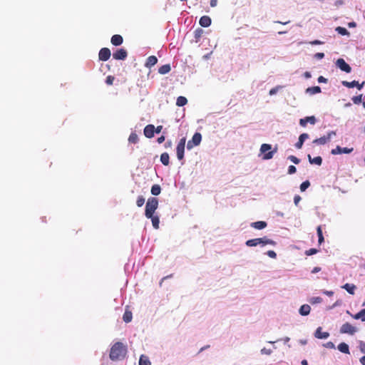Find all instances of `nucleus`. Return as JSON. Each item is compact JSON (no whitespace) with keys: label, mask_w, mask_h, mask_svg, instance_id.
Returning a JSON list of instances; mask_svg holds the SVG:
<instances>
[{"label":"nucleus","mask_w":365,"mask_h":365,"mask_svg":"<svg viewBox=\"0 0 365 365\" xmlns=\"http://www.w3.org/2000/svg\"><path fill=\"white\" fill-rule=\"evenodd\" d=\"M127 354V346L122 342H115L110 348L109 358L111 361H120L124 359Z\"/></svg>","instance_id":"1"},{"label":"nucleus","mask_w":365,"mask_h":365,"mask_svg":"<svg viewBox=\"0 0 365 365\" xmlns=\"http://www.w3.org/2000/svg\"><path fill=\"white\" fill-rule=\"evenodd\" d=\"M158 206V200L157 198L152 197L148 198L146 205L145 215L147 218H150L153 215L155 211L157 210Z\"/></svg>","instance_id":"2"},{"label":"nucleus","mask_w":365,"mask_h":365,"mask_svg":"<svg viewBox=\"0 0 365 365\" xmlns=\"http://www.w3.org/2000/svg\"><path fill=\"white\" fill-rule=\"evenodd\" d=\"M272 145L263 143L260 147V152L263 153V160H270L273 158L274 153L277 152V148L271 150Z\"/></svg>","instance_id":"3"},{"label":"nucleus","mask_w":365,"mask_h":365,"mask_svg":"<svg viewBox=\"0 0 365 365\" xmlns=\"http://www.w3.org/2000/svg\"><path fill=\"white\" fill-rule=\"evenodd\" d=\"M186 138H182L180 140L176 148V154L178 159L181 161V164H184V153L185 146Z\"/></svg>","instance_id":"4"},{"label":"nucleus","mask_w":365,"mask_h":365,"mask_svg":"<svg viewBox=\"0 0 365 365\" xmlns=\"http://www.w3.org/2000/svg\"><path fill=\"white\" fill-rule=\"evenodd\" d=\"M202 140V135L200 133H195L192 139L188 140L187 143V149L190 150L194 146H197L200 144Z\"/></svg>","instance_id":"5"},{"label":"nucleus","mask_w":365,"mask_h":365,"mask_svg":"<svg viewBox=\"0 0 365 365\" xmlns=\"http://www.w3.org/2000/svg\"><path fill=\"white\" fill-rule=\"evenodd\" d=\"M357 331V329L351 324L346 322L340 328V333L348 334L350 335L354 334Z\"/></svg>","instance_id":"6"},{"label":"nucleus","mask_w":365,"mask_h":365,"mask_svg":"<svg viewBox=\"0 0 365 365\" xmlns=\"http://www.w3.org/2000/svg\"><path fill=\"white\" fill-rule=\"evenodd\" d=\"M336 66L342 71L349 73L351 71V66L343 59L339 58L336 61Z\"/></svg>","instance_id":"7"},{"label":"nucleus","mask_w":365,"mask_h":365,"mask_svg":"<svg viewBox=\"0 0 365 365\" xmlns=\"http://www.w3.org/2000/svg\"><path fill=\"white\" fill-rule=\"evenodd\" d=\"M365 82H362L361 83H359V81H351V82H349V81H341V84L345 86V87H347V88H354V87H356L359 90H361L364 85Z\"/></svg>","instance_id":"8"},{"label":"nucleus","mask_w":365,"mask_h":365,"mask_svg":"<svg viewBox=\"0 0 365 365\" xmlns=\"http://www.w3.org/2000/svg\"><path fill=\"white\" fill-rule=\"evenodd\" d=\"M353 151V148H341L339 145H337L335 148L331 150V153L332 155H339V154H349Z\"/></svg>","instance_id":"9"},{"label":"nucleus","mask_w":365,"mask_h":365,"mask_svg":"<svg viewBox=\"0 0 365 365\" xmlns=\"http://www.w3.org/2000/svg\"><path fill=\"white\" fill-rule=\"evenodd\" d=\"M127 56L128 53L124 48L118 49L115 53H113V58L116 60H125Z\"/></svg>","instance_id":"10"},{"label":"nucleus","mask_w":365,"mask_h":365,"mask_svg":"<svg viewBox=\"0 0 365 365\" xmlns=\"http://www.w3.org/2000/svg\"><path fill=\"white\" fill-rule=\"evenodd\" d=\"M98 56L101 61H106L110 57V51L108 48H103L100 50Z\"/></svg>","instance_id":"11"},{"label":"nucleus","mask_w":365,"mask_h":365,"mask_svg":"<svg viewBox=\"0 0 365 365\" xmlns=\"http://www.w3.org/2000/svg\"><path fill=\"white\" fill-rule=\"evenodd\" d=\"M308 123L312 125H314L317 123V118L315 116H307L299 120V125L302 127H306Z\"/></svg>","instance_id":"12"},{"label":"nucleus","mask_w":365,"mask_h":365,"mask_svg":"<svg viewBox=\"0 0 365 365\" xmlns=\"http://www.w3.org/2000/svg\"><path fill=\"white\" fill-rule=\"evenodd\" d=\"M143 132L145 137L151 138L154 136L155 126L152 124H149L145 127Z\"/></svg>","instance_id":"13"},{"label":"nucleus","mask_w":365,"mask_h":365,"mask_svg":"<svg viewBox=\"0 0 365 365\" xmlns=\"http://www.w3.org/2000/svg\"><path fill=\"white\" fill-rule=\"evenodd\" d=\"M258 240L259 241L258 242V245H260L262 247H264L267 245H272V246H275L276 245V242H274V240H271V239H269L268 237H260V238H258Z\"/></svg>","instance_id":"14"},{"label":"nucleus","mask_w":365,"mask_h":365,"mask_svg":"<svg viewBox=\"0 0 365 365\" xmlns=\"http://www.w3.org/2000/svg\"><path fill=\"white\" fill-rule=\"evenodd\" d=\"M309 138V134L302 133L299 135L298 141L295 143V147L297 149L302 148L304 141Z\"/></svg>","instance_id":"15"},{"label":"nucleus","mask_w":365,"mask_h":365,"mask_svg":"<svg viewBox=\"0 0 365 365\" xmlns=\"http://www.w3.org/2000/svg\"><path fill=\"white\" fill-rule=\"evenodd\" d=\"M212 20L208 16H203L200 19L199 24L202 27H208L210 26Z\"/></svg>","instance_id":"16"},{"label":"nucleus","mask_w":365,"mask_h":365,"mask_svg":"<svg viewBox=\"0 0 365 365\" xmlns=\"http://www.w3.org/2000/svg\"><path fill=\"white\" fill-rule=\"evenodd\" d=\"M314 336L317 339H327L329 336V332H322V327H318L315 332H314Z\"/></svg>","instance_id":"17"},{"label":"nucleus","mask_w":365,"mask_h":365,"mask_svg":"<svg viewBox=\"0 0 365 365\" xmlns=\"http://www.w3.org/2000/svg\"><path fill=\"white\" fill-rule=\"evenodd\" d=\"M110 41L114 46H120L122 44L123 39L120 35L115 34L111 37Z\"/></svg>","instance_id":"18"},{"label":"nucleus","mask_w":365,"mask_h":365,"mask_svg":"<svg viewBox=\"0 0 365 365\" xmlns=\"http://www.w3.org/2000/svg\"><path fill=\"white\" fill-rule=\"evenodd\" d=\"M267 224L264 221H257L252 222L250 226L257 230H262L267 227Z\"/></svg>","instance_id":"19"},{"label":"nucleus","mask_w":365,"mask_h":365,"mask_svg":"<svg viewBox=\"0 0 365 365\" xmlns=\"http://www.w3.org/2000/svg\"><path fill=\"white\" fill-rule=\"evenodd\" d=\"M311 311V307L309 304H303L300 307L299 312L302 316H307Z\"/></svg>","instance_id":"20"},{"label":"nucleus","mask_w":365,"mask_h":365,"mask_svg":"<svg viewBox=\"0 0 365 365\" xmlns=\"http://www.w3.org/2000/svg\"><path fill=\"white\" fill-rule=\"evenodd\" d=\"M158 62V58L155 56H150L147 58L145 66L148 68H151L155 66Z\"/></svg>","instance_id":"21"},{"label":"nucleus","mask_w":365,"mask_h":365,"mask_svg":"<svg viewBox=\"0 0 365 365\" xmlns=\"http://www.w3.org/2000/svg\"><path fill=\"white\" fill-rule=\"evenodd\" d=\"M306 93L309 95H314L321 93V88L319 86L309 87L306 89Z\"/></svg>","instance_id":"22"},{"label":"nucleus","mask_w":365,"mask_h":365,"mask_svg":"<svg viewBox=\"0 0 365 365\" xmlns=\"http://www.w3.org/2000/svg\"><path fill=\"white\" fill-rule=\"evenodd\" d=\"M308 159H309V161L311 164H315V165H321L322 163V157L320 156H317V157H315V158H312V156L310 155H308Z\"/></svg>","instance_id":"23"},{"label":"nucleus","mask_w":365,"mask_h":365,"mask_svg":"<svg viewBox=\"0 0 365 365\" xmlns=\"http://www.w3.org/2000/svg\"><path fill=\"white\" fill-rule=\"evenodd\" d=\"M343 289H344L348 293L350 294H354V290L356 289V286L353 284H349L346 283L344 285L341 287Z\"/></svg>","instance_id":"24"},{"label":"nucleus","mask_w":365,"mask_h":365,"mask_svg":"<svg viewBox=\"0 0 365 365\" xmlns=\"http://www.w3.org/2000/svg\"><path fill=\"white\" fill-rule=\"evenodd\" d=\"M337 349H339V351L344 354H349V347L348 344L344 342L340 343L338 345Z\"/></svg>","instance_id":"25"},{"label":"nucleus","mask_w":365,"mask_h":365,"mask_svg":"<svg viewBox=\"0 0 365 365\" xmlns=\"http://www.w3.org/2000/svg\"><path fill=\"white\" fill-rule=\"evenodd\" d=\"M204 34L203 29L198 28L194 31L195 42L197 43L200 41L202 34Z\"/></svg>","instance_id":"26"},{"label":"nucleus","mask_w":365,"mask_h":365,"mask_svg":"<svg viewBox=\"0 0 365 365\" xmlns=\"http://www.w3.org/2000/svg\"><path fill=\"white\" fill-rule=\"evenodd\" d=\"M132 319H133V314L132 312L128 310V309H125L124 314H123V321L125 322V323H129L132 321Z\"/></svg>","instance_id":"27"},{"label":"nucleus","mask_w":365,"mask_h":365,"mask_svg":"<svg viewBox=\"0 0 365 365\" xmlns=\"http://www.w3.org/2000/svg\"><path fill=\"white\" fill-rule=\"evenodd\" d=\"M171 70L170 64H165L158 68V73L160 74H166Z\"/></svg>","instance_id":"28"},{"label":"nucleus","mask_w":365,"mask_h":365,"mask_svg":"<svg viewBox=\"0 0 365 365\" xmlns=\"http://www.w3.org/2000/svg\"><path fill=\"white\" fill-rule=\"evenodd\" d=\"M139 365H151V362L147 356L143 354L140 357Z\"/></svg>","instance_id":"29"},{"label":"nucleus","mask_w":365,"mask_h":365,"mask_svg":"<svg viewBox=\"0 0 365 365\" xmlns=\"http://www.w3.org/2000/svg\"><path fill=\"white\" fill-rule=\"evenodd\" d=\"M169 159H170V157H169V155L168 153H163L161 154L160 155V162L164 165H169Z\"/></svg>","instance_id":"30"},{"label":"nucleus","mask_w":365,"mask_h":365,"mask_svg":"<svg viewBox=\"0 0 365 365\" xmlns=\"http://www.w3.org/2000/svg\"><path fill=\"white\" fill-rule=\"evenodd\" d=\"M328 142H329V138H326L325 135H324L319 138L315 139L313 141V143L317 144V145H324Z\"/></svg>","instance_id":"31"},{"label":"nucleus","mask_w":365,"mask_h":365,"mask_svg":"<svg viewBox=\"0 0 365 365\" xmlns=\"http://www.w3.org/2000/svg\"><path fill=\"white\" fill-rule=\"evenodd\" d=\"M149 219L151 220L153 227L155 229H158L159 228V223H160L159 217L157 216V215H153Z\"/></svg>","instance_id":"32"},{"label":"nucleus","mask_w":365,"mask_h":365,"mask_svg":"<svg viewBox=\"0 0 365 365\" xmlns=\"http://www.w3.org/2000/svg\"><path fill=\"white\" fill-rule=\"evenodd\" d=\"M355 319H361L362 322H365V312L364 309H361L359 312L352 316Z\"/></svg>","instance_id":"33"},{"label":"nucleus","mask_w":365,"mask_h":365,"mask_svg":"<svg viewBox=\"0 0 365 365\" xmlns=\"http://www.w3.org/2000/svg\"><path fill=\"white\" fill-rule=\"evenodd\" d=\"M187 103V100L185 97L184 96H179L178 98H177V101H176V105L178 106H183L185 105H186Z\"/></svg>","instance_id":"34"},{"label":"nucleus","mask_w":365,"mask_h":365,"mask_svg":"<svg viewBox=\"0 0 365 365\" xmlns=\"http://www.w3.org/2000/svg\"><path fill=\"white\" fill-rule=\"evenodd\" d=\"M335 31L339 34H341L342 36H349V32L347 31L346 29L344 28V27H341V26H337L336 29H335Z\"/></svg>","instance_id":"35"},{"label":"nucleus","mask_w":365,"mask_h":365,"mask_svg":"<svg viewBox=\"0 0 365 365\" xmlns=\"http://www.w3.org/2000/svg\"><path fill=\"white\" fill-rule=\"evenodd\" d=\"M161 192V187L158 185H153L151 187V194L153 195H158Z\"/></svg>","instance_id":"36"},{"label":"nucleus","mask_w":365,"mask_h":365,"mask_svg":"<svg viewBox=\"0 0 365 365\" xmlns=\"http://www.w3.org/2000/svg\"><path fill=\"white\" fill-rule=\"evenodd\" d=\"M258 238L251 239L246 241L245 245L247 247H255L258 245Z\"/></svg>","instance_id":"37"},{"label":"nucleus","mask_w":365,"mask_h":365,"mask_svg":"<svg viewBox=\"0 0 365 365\" xmlns=\"http://www.w3.org/2000/svg\"><path fill=\"white\" fill-rule=\"evenodd\" d=\"M128 140L130 143H137L138 141V135L135 133H132L129 136Z\"/></svg>","instance_id":"38"},{"label":"nucleus","mask_w":365,"mask_h":365,"mask_svg":"<svg viewBox=\"0 0 365 365\" xmlns=\"http://www.w3.org/2000/svg\"><path fill=\"white\" fill-rule=\"evenodd\" d=\"M309 302L312 304H319L322 302V298L320 297H313L309 299Z\"/></svg>","instance_id":"39"},{"label":"nucleus","mask_w":365,"mask_h":365,"mask_svg":"<svg viewBox=\"0 0 365 365\" xmlns=\"http://www.w3.org/2000/svg\"><path fill=\"white\" fill-rule=\"evenodd\" d=\"M310 186V182L308 180H306L304 182H303L301 185H300V190L302 192H304Z\"/></svg>","instance_id":"40"},{"label":"nucleus","mask_w":365,"mask_h":365,"mask_svg":"<svg viewBox=\"0 0 365 365\" xmlns=\"http://www.w3.org/2000/svg\"><path fill=\"white\" fill-rule=\"evenodd\" d=\"M351 101L354 104H359L362 101V95L360 94L359 96L352 97Z\"/></svg>","instance_id":"41"},{"label":"nucleus","mask_w":365,"mask_h":365,"mask_svg":"<svg viewBox=\"0 0 365 365\" xmlns=\"http://www.w3.org/2000/svg\"><path fill=\"white\" fill-rule=\"evenodd\" d=\"M283 87L281 86H277L273 88H272L269 92V94L270 96H274L275 95L280 89H282Z\"/></svg>","instance_id":"42"},{"label":"nucleus","mask_w":365,"mask_h":365,"mask_svg":"<svg viewBox=\"0 0 365 365\" xmlns=\"http://www.w3.org/2000/svg\"><path fill=\"white\" fill-rule=\"evenodd\" d=\"M144 203H145V198L143 197V196H142V195L138 196L137 201H136L137 206L142 207Z\"/></svg>","instance_id":"43"},{"label":"nucleus","mask_w":365,"mask_h":365,"mask_svg":"<svg viewBox=\"0 0 365 365\" xmlns=\"http://www.w3.org/2000/svg\"><path fill=\"white\" fill-rule=\"evenodd\" d=\"M287 158L294 164H299L300 163V160L294 155H289Z\"/></svg>","instance_id":"44"},{"label":"nucleus","mask_w":365,"mask_h":365,"mask_svg":"<svg viewBox=\"0 0 365 365\" xmlns=\"http://www.w3.org/2000/svg\"><path fill=\"white\" fill-rule=\"evenodd\" d=\"M359 349L361 353L365 354V342L364 341H359Z\"/></svg>","instance_id":"45"},{"label":"nucleus","mask_w":365,"mask_h":365,"mask_svg":"<svg viewBox=\"0 0 365 365\" xmlns=\"http://www.w3.org/2000/svg\"><path fill=\"white\" fill-rule=\"evenodd\" d=\"M266 255L271 258L275 259L277 257V254L273 250H269L266 252Z\"/></svg>","instance_id":"46"},{"label":"nucleus","mask_w":365,"mask_h":365,"mask_svg":"<svg viewBox=\"0 0 365 365\" xmlns=\"http://www.w3.org/2000/svg\"><path fill=\"white\" fill-rule=\"evenodd\" d=\"M261 354L270 355L272 353L271 349L263 348L260 351Z\"/></svg>","instance_id":"47"},{"label":"nucleus","mask_w":365,"mask_h":365,"mask_svg":"<svg viewBox=\"0 0 365 365\" xmlns=\"http://www.w3.org/2000/svg\"><path fill=\"white\" fill-rule=\"evenodd\" d=\"M324 347L327 349H335V345L332 341H328L323 345Z\"/></svg>","instance_id":"48"},{"label":"nucleus","mask_w":365,"mask_h":365,"mask_svg":"<svg viewBox=\"0 0 365 365\" xmlns=\"http://www.w3.org/2000/svg\"><path fill=\"white\" fill-rule=\"evenodd\" d=\"M297 171V169L295 168V166L294 165H289V168H288V174L289 175H292L294 173H295Z\"/></svg>","instance_id":"49"},{"label":"nucleus","mask_w":365,"mask_h":365,"mask_svg":"<svg viewBox=\"0 0 365 365\" xmlns=\"http://www.w3.org/2000/svg\"><path fill=\"white\" fill-rule=\"evenodd\" d=\"M318 250L317 249L311 248L306 251V255L309 256L316 254Z\"/></svg>","instance_id":"50"},{"label":"nucleus","mask_w":365,"mask_h":365,"mask_svg":"<svg viewBox=\"0 0 365 365\" xmlns=\"http://www.w3.org/2000/svg\"><path fill=\"white\" fill-rule=\"evenodd\" d=\"M301 197L298 195H296L294 197V203L296 206H298L299 205V202H300L301 200Z\"/></svg>","instance_id":"51"},{"label":"nucleus","mask_w":365,"mask_h":365,"mask_svg":"<svg viewBox=\"0 0 365 365\" xmlns=\"http://www.w3.org/2000/svg\"><path fill=\"white\" fill-rule=\"evenodd\" d=\"M113 80H114V78H113V76H108L106 78V83L108 85H111V84H113Z\"/></svg>","instance_id":"52"},{"label":"nucleus","mask_w":365,"mask_h":365,"mask_svg":"<svg viewBox=\"0 0 365 365\" xmlns=\"http://www.w3.org/2000/svg\"><path fill=\"white\" fill-rule=\"evenodd\" d=\"M333 135H336V132L334 130L329 131L327 135H325L326 138H329V141H330L331 137Z\"/></svg>","instance_id":"53"},{"label":"nucleus","mask_w":365,"mask_h":365,"mask_svg":"<svg viewBox=\"0 0 365 365\" xmlns=\"http://www.w3.org/2000/svg\"><path fill=\"white\" fill-rule=\"evenodd\" d=\"M317 81L320 83H327L328 81L327 78H324V76H320L318 79H317Z\"/></svg>","instance_id":"54"},{"label":"nucleus","mask_w":365,"mask_h":365,"mask_svg":"<svg viewBox=\"0 0 365 365\" xmlns=\"http://www.w3.org/2000/svg\"><path fill=\"white\" fill-rule=\"evenodd\" d=\"M324 57V53H317L314 55V58H316L317 59H322Z\"/></svg>","instance_id":"55"},{"label":"nucleus","mask_w":365,"mask_h":365,"mask_svg":"<svg viewBox=\"0 0 365 365\" xmlns=\"http://www.w3.org/2000/svg\"><path fill=\"white\" fill-rule=\"evenodd\" d=\"M322 292L324 294H326L329 297H331L333 294H334V292L332 291H328V290H322Z\"/></svg>","instance_id":"56"},{"label":"nucleus","mask_w":365,"mask_h":365,"mask_svg":"<svg viewBox=\"0 0 365 365\" xmlns=\"http://www.w3.org/2000/svg\"><path fill=\"white\" fill-rule=\"evenodd\" d=\"M309 43L312 45H321V44H323L324 42H322L319 40H314V41H311Z\"/></svg>","instance_id":"57"},{"label":"nucleus","mask_w":365,"mask_h":365,"mask_svg":"<svg viewBox=\"0 0 365 365\" xmlns=\"http://www.w3.org/2000/svg\"><path fill=\"white\" fill-rule=\"evenodd\" d=\"M317 232L318 237H319V236H323L322 230V227H321V226H318V227H317Z\"/></svg>","instance_id":"58"},{"label":"nucleus","mask_w":365,"mask_h":365,"mask_svg":"<svg viewBox=\"0 0 365 365\" xmlns=\"http://www.w3.org/2000/svg\"><path fill=\"white\" fill-rule=\"evenodd\" d=\"M165 137L164 135H162L160 137H159L158 139H157V142L160 144L162 143H163L165 141Z\"/></svg>","instance_id":"59"},{"label":"nucleus","mask_w":365,"mask_h":365,"mask_svg":"<svg viewBox=\"0 0 365 365\" xmlns=\"http://www.w3.org/2000/svg\"><path fill=\"white\" fill-rule=\"evenodd\" d=\"M319 271H321V267H314V268H313V269L312 270V273L315 274V273L319 272Z\"/></svg>","instance_id":"60"},{"label":"nucleus","mask_w":365,"mask_h":365,"mask_svg":"<svg viewBox=\"0 0 365 365\" xmlns=\"http://www.w3.org/2000/svg\"><path fill=\"white\" fill-rule=\"evenodd\" d=\"M162 129H163V126L162 125H159L157 128H155V133H159L161 132Z\"/></svg>","instance_id":"61"},{"label":"nucleus","mask_w":365,"mask_h":365,"mask_svg":"<svg viewBox=\"0 0 365 365\" xmlns=\"http://www.w3.org/2000/svg\"><path fill=\"white\" fill-rule=\"evenodd\" d=\"M212 53V52H210V53H207V54L204 55V56H202V58H203L204 60H208V59L210 58V56H211Z\"/></svg>","instance_id":"62"},{"label":"nucleus","mask_w":365,"mask_h":365,"mask_svg":"<svg viewBox=\"0 0 365 365\" xmlns=\"http://www.w3.org/2000/svg\"><path fill=\"white\" fill-rule=\"evenodd\" d=\"M304 76L306 78H311L312 75H311V73L309 72V71H306L304 73Z\"/></svg>","instance_id":"63"},{"label":"nucleus","mask_w":365,"mask_h":365,"mask_svg":"<svg viewBox=\"0 0 365 365\" xmlns=\"http://www.w3.org/2000/svg\"><path fill=\"white\" fill-rule=\"evenodd\" d=\"M359 361L362 365H365V355L360 358Z\"/></svg>","instance_id":"64"}]
</instances>
